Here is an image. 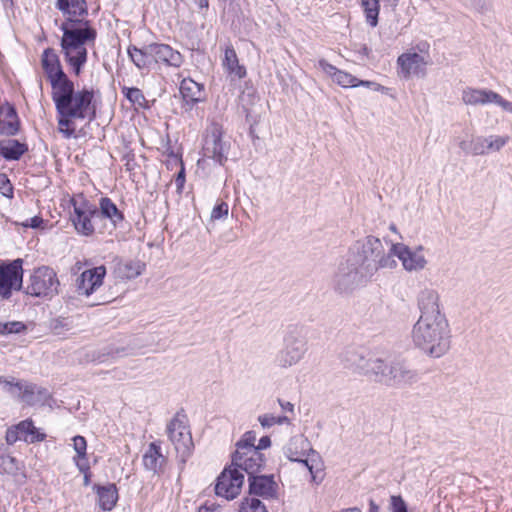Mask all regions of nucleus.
<instances>
[{"mask_svg":"<svg viewBox=\"0 0 512 512\" xmlns=\"http://www.w3.org/2000/svg\"><path fill=\"white\" fill-rule=\"evenodd\" d=\"M395 259L385 255L380 239L367 236L357 241L339 263L333 278L334 290L341 295H350L371 281L380 268H395Z\"/></svg>","mask_w":512,"mask_h":512,"instance_id":"obj_1","label":"nucleus"},{"mask_svg":"<svg viewBox=\"0 0 512 512\" xmlns=\"http://www.w3.org/2000/svg\"><path fill=\"white\" fill-rule=\"evenodd\" d=\"M417 348L432 358H440L451 347V331L446 316L419 317L412 329Z\"/></svg>","mask_w":512,"mask_h":512,"instance_id":"obj_2","label":"nucleus"},{"mask_svg":"<svg viewBox=\"0 0 512 512\" xmlns=\"http://www.w3.org/2000/svg\"><path fill=\"white\" fill-rule=\"evenodd\" d=\"M60 29L63 32L61 39L62 53L75 75L78 76L87 61L86 44L95 41L97 32L89 21L79 26H69V23H62Z\"/></svg>","mask_w":512,"mask_h":512,"instance_id":"obj_3","label":"nucleus"},{"mask_svg":"<svg viewBox=\"0 0 512 512\" xmlns=\"http://www.w3.org/2000/svg\"><path fill=\"white\" fill-rule=\"evenodd\" d=\"M94 91L83 88L75 91L74 83L70 80L52 91V99L58 114L73 116L75 119L90 120L95 117V107L92 105Z\"/></svg>","mask_w":512,"mask_h":512,"instance_id":"obj_4","label":"nucleus"},{"mask_svg":"<svg viewBox=\"0 0 512 512\" xmlns=\"http://www.w3.org/2000/svg\"><path fill=\"white\" fill-rule=\"evenodd\" d=\"M166 431L176 453L185 461L194 447L187 416L184 413H176L168 423Z\"/></svg>","mask_w":512,"mask_h":512,"instance_id":"obj_5","label":"nucleus"},{"mask_svg":"<svg viewBox=\"0 0 512 512\" xmlns=\"http://www.w3.org/2000/svg\"><path fill=\"white\" fill-rule=\"evenodd\" d=\"M59 285L56 272L48 266H41L30 275L26 293L34 297H53L58 294Z\"/></svg>","mask_w":512,"mask_h":512,"instance_id":"obj_6","label":"nucleus"},{"mask_svg":"<svg viewBox=\"0 0 512 512\" xmlns=\"http://www.w3.org/2000/svg\"><path fill=\"white\" fill-rule=\"evenodd\" d=\"M424 250L425 248L422 245L411 248L404 243H393L389 252H385V255H390L392 259L396 256L407 272H420L428 265Z\"/></svg>","mask_w":512,"mask_h":512,"instance_id":"obj_7","label":"nucleus"},{"mask_svg":"<svg viewBox=\"0 0 512 512\" xmlns=\"http://www.w3.org/2000/svg\"><path fill=\"white\" fill-rule=\"evenodd\" d=\"M73 213L71 221L76 231L84 236H90L95 231V222L98 218L97 206L85 199L72 200Z\"/></svg>","mask_w":512,"mask_h":512,"instance_id":"obj_8","label":"nucleus"},{"mask_svg":"<svg viewBox=\"0 0 512 512\" xmlns=\"http://www.w3.org/2000/svg\"><path fill=\"white\" fill-rule=\"evenodd\" d=\"M265 458L261 451L252 444L238 445L232 457V465L236 469L245 471L249 477L259 473L264 467Z\"/></svg>","mask_w":512,"mask_h":512,"instance_id":"obj_9","label":"nucleus"},{"mask_svg":"<svg viewBox=\"0 0 512 512\" xmlns=\"http://www.w3.org/2000/svg\"><path fill=\"white\" fill-rule=\"evenodd\" d=\"M307 352V342L300 336L287 334L283 348L275 356V364L280 368H289L299 363Z\"/></svg>","mask_w":512,"mask_h":512,"instance_id":"obj_10","label":"nucleus"},{"mask_svg":"<svg viewBox=\"0 0 512 512\" xmlns=\"http://www.w3.org/2000/svg\"><path fill=\"white\" fill-rule=\"evenodd\" d=\"M223 129L217 123H213L208 129L204 138L203 155L211 158L220 165L227 161L229 144L223 140Z\"/></svg>","mask_w":512,"mask_h":512,"instance_id":"obj_11","label":"nucleus"},{"mask_svg":"<svg viewBox=\"0 0 512 512\" xmlns=\"http://www.w3.org/2000/svg\"><path fill=\"white\" fill-rule=\"evenodd\" d=\"M22 264V259H16L0 265V297L2 299H9L12 295V290H20L22 288Z\"/></svg>","mask_w":512,"mask_h":512,"instance_id":"obj_12","label":"nucleus"},{"mask_svg":"<svg viewBox=\"0 0 512 512\" xmlns=\"http://www.w3.org/2000/svg\"><path fill=\"white\" fill-rule=\"evenodd\" d=\"M428 55H421L413 50L402 53L397 58L398 74L409 79L412 76L423 78L427 74Z\"/></svg>","mask_w":512,"mask_h":512,"instance_id":"obj_13","label":"nucleus"},{"mask_svg":"<svg viewBox=\"0 0 512 512\" xmlns=\"http://www.w3.org/2000/svg\"><path fill=\"white\" fill-rule=\"evenodd\" d=\"M243 483L244 475L238 469L229 467L218 477L215 492L218 496L232 500L240 494Z\"/></svg>","mask_w":512,"mask_h":512,"instance_id":"obj_14","label":"nucleus"},{"mask_svg":"<svg viewBox=\"0 0 512 512\" xmlns=\"http://www.w3.org/2000/svg\"><path fill=\"white\" fill-rule=\"evenodd\" d=\"M105 276L106 267L103 265L83 271L75 281L76 292L89 297L102 286Z\"/></svg>","mask_w":512,"mask_h":512,"instance_id":"obj_15","label":"nucleus"},{"mask_svg":"<svg viewBox=\"0 0 512 512\" xmlns=\"http://www.w3.org/2000/svg\"><path fill=\"white\" fill-rule=\"evenodd\" d=\"M41 63L43 70L50 81L52 91L63 85L65 82L70 81L61 67L58 55L52 48L44 50Z\"/></svg>","mask_w":512,"mask_h":512,"instance_id":"obj_16","label":"nucleus"},{"mask_svg":"<svg viewBox=\"0 0 512 512\" xmlns=\"http://www.w3.org/2000/svg\"><path fill=\"white\" fill-rule=\"evenodd\" d=\"M55 7L62 13L69 26L83 25L87 20L88 7L85 0H56Z\"/></svg>","mask_w":512,"mask_h":512,"instance_id":"obj_17","label":"nucleus"},{"mask_svg":"<svg viewBox=\"0 0 512 512\" xmlns=\"http://www.w3.org/2000/svg\"><path fill=\"white\" fill-rule=\"evenodd\" d=\"M420 317L445 316L440 308V295L437 290L425 287L417 295Z\"/></svg>","mask_w":512,"mask_h":512,"instance_id":"obj_18","label":"nucleus"},{"mask_svg":"<svg viewBox=\"0 0 512 512\" xmlns=\"http://www.w3.org/2000/svg\"><path fill=\"white\" fill-rule=\"evenodd\" d=\"M308 450H312L308 440L303 436H295L285 446L284 453L290 461L303 463L312 474L313 466L309 465L307 459H303Z\"/></svg>","mask_w":512,"mask_h":512,"instance_id":"obj_19","label":"nucleus"},{"mask_svg":"<svg viewBox=\"0 0 512 512\" xmlns=\"http://www.w3.org/2000/svg\"><path fill=\"white\" fill-rule=\"evenodd\" d=\"M418 380L415 370L410 369L404 363L396 362L390 364L389 376L386 378V385H407Z\"/></svg>","mask_w":512,"mask_h":512,"instance_id":"obj_20","label":"nucleus"},{"mask_svg":"<svg viewBox=\"0 0 512 512\" xmlns=\"http://www.w3.org/2000/svg\"><path fill=\"white\" fill-rule=\"evenodd\" d=\"M249 492L250 494L260 496L263 498H272L276 494L277 484L273 476H265L257 474L249 477Z\"/></svg>","mask_w":512,"mask_h":512,"instance_id":"obj_21","label":"nucleus"},{"mask_svg":"<svg viewBox=\"0 0 512 512\" xmlns=\"http://www.w3.org/2000/svg\"><path fill=\"white\" fill-rule=\"evenodd\" d=\"M150 51L153 53L154 64L180 67L183 62L182 55L167 44L152 43Z\"/></svg>","mask_w":512,"mask_h":512,"instance_id":"obj_22","label":"nucleus"},{"mask_svg":"<svg viewBox=\"0 0 512 512\" xmlns=\"http://www.w3.org/2000/svg\"><path fill=\"white\" fill-rule=\"evenodd\" d=\"M318 66L325 74L330 76L335 83L344 88L356 87V83H358V78L348 72L337 69L324 59L319 60Z\"/></svg>","mask_w":512,"mask_h":512,"instance_id":"obj_23","label":"nucleus"},{"mask_svg":"<svg viewBox=\"0 0 512 512\" xmlns=\"http://www.w3.org/2000/svg\"><path fill=\"white\" fill-rule=\"evenodd\" d=\"M165 463L166 457L161 452L160 444L157 442L150 443L143 455L144 467L154 474H159Z\"/></svg>","mask_w":512,"mask_h":512,"instance_id":"obj_24","label":"nucleus"},{"mask_svg":"<svg viewBox=\"0 0 512 512\" xmlns=\"http://www.w3.org/2000/svg\"><path fill=\"white\" fill-rule=\"evenodd\" d=\"M222 66L232 79H242L246 76V68L240 65L238 56L232 46H227L222 60Z\"/></svg>","mask_w":512,"mask_h":512,"instance_id":"obj_25","label":"nucleus"},{"mask_svg":"<svg viewBox=\"0 0 512 512\" xmlns=\"http://www.w3.org/2000/svg\"><path fill=\"white\" fill-rule=\"evenodd\" d=\"M495 92L488 89L466 87L462 91V101L466 105H486L493 103Z\"/></svg>","mask_w":512,"mask_h":512,"instance_id":"obj_26","label":"nucleus"},{"mask_svg":"<svg viewBox=\"0 0 512 512\" xmlns=\"http://www.w3.org/2000/svg\"><path fill=\"white\" fill-rule=\"evenodd\" d=\"M359 367L365 374L373 375L376 381L386 384V378L389 376L390 364L385 363L380 358H370L365 360Z\"/></svg>","mask_w":512,"mask_h":512,"instance_id":"obj_27","label":"nucleus"},{"mask_svg":"<svg viewBox=\"0 0 512 512\" xmlns=\"http://www.w3.org/2000/svg\"><path fill=\"white\" fill-rule=\"evenodd\" d=\"M151 48L152 44L146 45L143 48H137L134 45L128 47V55L137 68L147 69L154 64L153 53L150 51Z\"/></svg>","mask_w":512,"mask_h":512,"instance_id":"obj_28","label":"nucleus"},{"mask_svg":"<svg viewBox=\"0 0 512 512\" xmlns=\"http://www.w3.org/2000/svg\"><path fill=\"white\" fill-rule=\"evenodd\" d=\"M180 93L186 103L195 104L204 100L203 86L191 78L181 81Z\"/></svg>","mask_w":512,"mask_h":512,"instance_id":"obj_29","label":"nucleus"},{"mask_svg":"<svg viewBox=\"0 0 512 512\" xmlns=\"http://www.w3.org/2000/svg\"><path fill=\"white\" fill-rule=\"evenodd\" d=\"M93 489L97 493L101 509L109 511L116 505L118 491L115 484H108L106 486L94 485Z\"/></svg>","mask_w":512,"mask_h":512,"instance_id":"obj_30","label":"nucleus"},{"mask_svg":"<svg viewBox=\"0 0 512 512\" xmlns=\"http://www.w3.org/2000/svg\"><path fill=\"white\" fill-rule=\"evenodd\" d=\"M27 150V145L16 139L0 141V155L6 160H19Z\"/></svg>","mask_w":512,"mask_h":512,"instance_id":"obj_31","label":"nucleus"},{"mask_svg":"<svg viewBox=\"0 0 512 512\" xmlns=\"http://www.w3.org/2000/svg\"><path fill=\"white\" fill-rule=\"evenodd\" d=\"M145 265L141 261L119 262L114 270L116 276L121 280H131L142 274Z\"/></svg>","mask_w":512,"mask_h":512,"instance_id":"obj_32","label":"nucleus"},{"mask_svg":"<svg viewBox=\"0 0 512 512\" xmlns=\"http://www.w3.org/2000/svg\"><path fill=\"white\" fill-rule=\"evenodd\" d=\"M98 218H107L111 221L113 227L123 220L122 213L118 210L117 206L111 199L103 197L100 199L99 209L97 208Z\"/></svg>","mask_w":512,"mask_h":512,"instance_id":"obj_33","label":"nucleus"},{"mask_svg":"<svg viewBox=\"0 0 512 512\" xmlns=\"http://www.w3.org/2000/svg\"><path fill=\"white\" fill-rule=\"evenodd\" d=\"M17 429L20 430L22 440L27 443H35L43 441L46 437L45 433L39 431L34 426V423L30 419H26L17 424Z\"/></svg>","mask_w":512,"mask_h":512,"instance_id":"obj_34","label":"nucleus"},{"mask_svg":"<svg viewBox=\"0 0 512 512\" xmlns=\"http://www.w3.org/2000/svg\"><path fill=\"white\" fill-rule=\"evenodd\" d=\"M19 131V120L16 110L13 106L7 105L5 108V120H0V134L13 136Z\"/></svg>","mask_w":512,"mask_h":512,"instance_id":"obj_35","label":"nucleus"},{"mask_svg":"<svg viewBox=\"0 0 512 512\" xmlns=\"http://www.w3.org/2000/svg\"><path fill=\"white\" fill-rule=\"evenodd\" d=\"M0 383L12 385V382L7 381L3 377H0ZM13 386L18 389L19 396L21 397V399L24 402H26L27 404H33V402H34L33 395H34V392L36 389L35 385L26 384V383L24 384L22 382H16L15 384H13Z\"/></svg>","mask_w":512,"mask_h":512,"instance_id":"obj_36","label":"nucleus"},{"mask_svg":"<svg viewBox=\"0 0 512 512\" xmlns=\"http://www.w3.org/2000/svg\"><path fill=\"white\" fill-rule=\"evenodd\" d=\"M122 93L129 100V102L135 106L140 108H145L147 106V100L142 93V91L135 87H122Z\"/></svg>","mask_w":512,"mask_h":512,"instance_id":"obj_37","label":"nucleus"},{"mask_svg":"<svg viewBox=\"0 0 512 512\" xmlns=\"http://www.w3.org/2000/svg\"><path fill=\"white\" fill-rule=\"evenodd\" d=\"M484 137L488 154L500 152L510 141V137L508 135H489Z\"/></svg>","mask_w":512,"mask_h":512,"instance_id":"obj_38","label":"nucleus"},{"mask_svg":"<svg viewBox=\"0 0 512 512\" xmlns=\"http://www.w3.org/2000/svg\"><path fill=\"white\" fill-rule=\"evenodd\" d=\"M73 449L76 452V455L73 457V461L76 464V461L87 462V442L83 436L77 435L72 438Z\"/></svg>","mask_w":512,"mask_h":512,"instance_id":"obj_39","label":"nucleus"},{"mask_svg":"<svg viewBox=\"0 0 512 512\" xmlns=\"http://www.w3.org/2000/svg\"><path fill=\"white\" fill-rule=\"evenodd\" d=\"M239 512H267V510L259 499L245 498L241 502Z\"/></svg>","mask_w":512,"mask_h":512,"instance_id":"obj_40","label":"nucleus"},{"mask_svg":"<svg viewBox=\"0 0 512 512\" xmlns=\"http://www.w3.org/2000/svg\"><path fill=\"white\" fill-rule=\"evenodd\" d=\"M361 5L363 7L367 23L372 27H375L377 25L376 1L370 2L368 0H361Z\"/></svg>","mask_w":512,"mask_h":512,"instance_id":"obj_41","label":"nucleus"},{"mask_svg":"<svg viewBox=\"0 0 512 512\" xmlns=\"http://www.w3.org/2000/svg\"><path fill=\"white\" fill-rule=\"evenodd\" d=\"M26 330L24 323L20 321L0 322V334H18Z\"/></svg>","mask_w":512,"mask_h":512,"instance_id":"obj_42","label":"nucleus"},{"mask_svg":"<svg viewBox=\"0 0 512 512\" xmlns=\"http://www.w3.org/2000/svg\"><path fill=\"white\" fill-rule=\"evenodd\" d=\"M470 146V153L473 154L474 156H482L488 154L484 136H478L473 138L471 140Z\"/></svg>","mask_w":512,"mask_h":512,"instance_id":"obj_43","label":"nucleus"},{"mask_svg":"<svg viewBox=\"0 0 512 512\" xmlns=\"http://www.w3.org/2000/svg\"><path fill=\"white\" fill-rule=\"evenodd\" d=\"M59 131L66 137L70 138L75 132V128H71L73 116H66L65 114H58Z\"/></svg>","mask_w":512,"mask_h":512,"instance_id":"obj_44","label":"nucleus"},{"mask_svg":"<svg viewBox=\"0 0 512 512\" xmlns=\"http://www.w3.org/2000/svg\"><path fill=\"white\" fill-rule=\"evenodd\" d=\"M229 206L226 202L217 204L211 212V220H218L228 215Z\"/></svg>","mask_w":512,"mask_h":512,"instance_id":"obj_45","label":"nucleus"},{"mask_svg":"<svg viewBox=\"0 0 512 512\" xmlns=\"http://www.w3.org/2000/svg\"><path fill=\"white\" fill-rule=\"evenodd\" d=\"M0 193L6 197H12L13 187L5 174H0Z\"/></svg>","mask_w":512,"mask_h":512,"instance_id":"obj_46","label":"nucleus"},{"mask_svg":"<svg viewBox=\"0 0 512 512\" xmlns=\"http://www.w3.org/2000/svg\"><path fill=\"white\" fill-rule=\"evenodd\" d=\"M75 465L84 476V479H83L84 485L88 486L90 484V477H91L90 472H89L90 466H89L88 462L76 461Z\"/></svg>","mask_w":512,"mask_h":512,"instance_id":"obj_47","label":"nucleus"},{"mask_svg":"<svg viewBox=\"0 0 512 512\" xmlns=\"http://www.w3.org/2000/svg\"><path fill=\"white\" fill-rule=\"evenodd\" d=\"M18 440H22L20 430L17 429V425L10 427L6 432V441L8 444H14Z\"/></svg>","mask_w":512,"mask_h":512,"instance_id":"obj_48","label":"nucleus"},{"mask_svg":"<svg viewBox=\"0 0 512 512\" xmlns=\"http://www.w3.org/2000/svg\"><path fill=\"white\" fill-rule=\"evenodd\" d=\"M391 504L393 512H407V506L401 496H392Z\"/></svg>","mask_w":512,"mask_h":512,"instance_id":"obj_49","label":"nucleus"},{"mask_svg":"<svg viewBox=\"0 0 512 512\" xmlns=\"http://www.w3.org/2000/svg\"><path fill=\"white\" fill-rule=\"evenodd\" d=\"M493 103L500 106L503 110L512 113V102L504 99L500 94L495 92Z\"/></svg>","mask_w":512,"mask_h":512,"instance_id":"obj_50","label":"nucleus"},{"mask_svg":"<svg viewBox=\"0 0 512 512\" xmlns=\"http://www.w3.org/2000/svg\"><path fill=\"white\" fill-rule=\"evenodd\" d=\"M258 421L263 428H270L276 425V416L270 413L260 415Z\"/></svg>","mask_w":512,"mask_h":512,"instance_id":"obj_51","label":"nucleus"},{"mask_svg":"<svg viewBox=\"0 0 512 512\" xmlns=\"http://www.w3.org/2000/svg\"><path fill=\"white\" fill-rule=\"evenodd\" d=\"M359 86H364V87H367L374 91H379V92H384L386 90V88L384 86H382L376 82L358 79V83H356V87H359Z\"/></svg>","mask_w":512,"mask_h":512,"instance_id":"obj_52","label":"nucleus"},{"mask_svg":"<svg viewBox=\"0 0 512 512\" xmlns=\"http://www.w3.org/2000/svg\"><path fill=\"white\" fill-rule=\"evenodd\" d=\"M185 183V171L184 168H181V170L178 172L176 178H175V184L177 186L178 191H181Z\"/></svg>","mask_w":512,"mask_h":512,"instance_id":"obj_53","label":"nucleus"},{"mask_svg":"<svg viewBox=\"0 0 512 512\" xmlns=\"http://www.w3.org/2000/svg\"><path fill=\"white\" fill-rule=\"evenodd\" d=\"M255 442V435L253 432L249 431L247 433L244 434V437L243 439H241L237 444H236V447L238 448V445H241L242 443L244 444H252V445H255L254 444Z\"/></svg>","mask_w":512,"mask_h":512,"instance_id":"obj_54","label":"nucleus"},{"mask_svg":"<svg viewBox=\"0 0 512 512\" xmlns=\"http://www.w3.org/2000/svg\"><path fill=\"white\" fill-rule=\"evenodd\" d=\"M278 403L283 411L290 413L294 412V405L291 402L278 399Z\"/></svg>","mask_w":512,"mask_h":512,"instance_id":"obj_55","label":"nucleus"},{"mask_svg":"<svg viewBox=\"0 0 512 512\" xmlns=\"http://www.w3.org/2000/svg\"><path fill=\"white\" fill-rule=\"evenodd\" d=\"M271 445V440L268 436H263L262 438H260L259 440V443L257 446H255L258 451H260L261 449H266L268 447H270Z\"/></svg>","mask_w":512,"mask_h":512,"instance_id":"obj_56","label":"nucleus"},{"mask_svg":"<svg viewBox=\"0 0 512 512\" xmlns=\"http://www.w3.org/2000/svg\"><path fill=\"white\" fill-rule=\"evenodd\" d=\"M355 51L358 52L359 54L363 55V56H366V57L370 53V49L366 45H364V44L356 45L355 46Z\"/></svg>","mask_w":512,"mask_h":512,"instance_id":"obj_57","label":"nucleus"},{"mask_svg":"<svg viewBox=\"0 0 512 512\" xmlns=\"http://www.w3.org/2000/svg\"><path fill=\"white\" fill-rule=\"evenodd\" d=\"M198 512H218V507L215 505H203L199 508Z\"/></svg>","mask_w":512,"mask_h":512,"instance_id":"obj_58","label":"nucleus"},{"mask_svg":"<svg viewBox=\"0 0 512 512\" xmlns=\"http://www.w3.org/2000/svg\"><path fill=\"white\" fill-rule=\"evenodd\" d=\"M291 423L287 416H276V425H289Z\"/></svg>","mask_w":512,"mask_h":512,"instance_id":"obj_59","label":"nucleus"},{"mask_svg":"<svg viewBox=\"0 0 512 512\" xmlns=\"http://www.w3.org/2000/svg\"><path fill=\"white\" fill-rule=\"evenodd\" d=\"M42 222V220L38 217L31 218V223L28 225L32 228H36L39 226V224Z\"/></svg>","mask_w":512,"mask_h":512,"instance_id":"obj_60","label":"nucleus"},{"mask_svg":"<svg viewBox=\"0 0 512 512\" xmlns=\"http://www.w3.org/2000/svg\"><path fill=\"white\" fill-rule=\"evenodd\" d=\"M370 509L369 512H379L378 506L375 504L373 500H370Z\"/></svg>","mask_w":512,"mask_h":512,"instance_id":"obj_61","label":"nucleus"},{"mask_svg":"<svg viewBox=\"0 0 512 512\" xmlns=\"http://www.w3.org/2000/svg\"><path fill=\"white\" fill-rule=\"evenodd\" d=\"M339 512H361V510L359 508L353 507V508L342 509Z\"/></svg>","mask_w":512,"mask_h":512,"instance_id":"obj_62","label":"nucleus"},{"mask_svg":"<svg viewBox=\"0 0 512 512\" xmlns=\"http://www.w3.org/2000/svg\"><path fill=\"white\" fill-rule=\"evenodd\" d=\"M390 230L393 231V232H397L396 227L393 224L390 226Z\"/></svg>","mask_w":512,"mask_h":512,"instance_id":"obj_63","label":"nucleus"},{"mask_svg":"<svg viewBox=\"0 0 512 512\" xmlns=\"http://www.w3.org/2000/svg\"><path fill=\"white\" fill-rule=\"evenodd\" d=\"M220 4L224 5L227 3L228 0H218Z\"/></svg>","mask_w":512,"mask_h":512,"instance_id":"obj_64","label":"nucleus"}]
</instances>
